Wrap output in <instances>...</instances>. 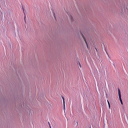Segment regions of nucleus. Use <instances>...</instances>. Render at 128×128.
Wrapping results in <instances>:
<instances>
[{"label":"nucleus","instance_id":"nucleus-3","mask_svg":"<svg viewBox=\"0 0 128 128\" xmlns=\"http://www.w3.org/2000/svg\"><path fill=\"white\" fill-rule=\"evenodd\" d=\"M83 38H84V42H85V43H86V44L87 48H88V42H86V38H85V37H84V36H83Z\"/></svg>","mask_w":128,"mask_h":128},{"label":"nucleus","instance_id":"nucleus-5","mask_svg":"<svg viewBox=\"0 0 128 128\" xmlns=\"http://www.w3.org/2000/svg\"><path fill=\"white\" fill-rule=\"evenodd\" d=\"M78 64H79V66H80V68H82V66H81L80 63V62H78Z\"/></svg>","mask_w":128,"mask_h":128},{"label":"nucleus","instance_id":"nucleus-1","mask_svg":"<svg viewBox=\"0 0 128 128\" xmlns=\"http://www.w3.org/2000/svg\"><path fill=\"white\" fill-rule=\"evenodd\" d=\"M118 96H119V100H120V102L121 103L122 105H123L120 90L118 89Z\"/></svg>","mask_w":128,"mask_h":128},{"label":"nucleus","instance_id":"nucleus-7","mask_svg":"<svg viewBox=\"0 0 128 128\" xmlns=\"http://www.w3.org/2000/svg\"><path fill=\"white\" fill-rule=\"evenodd\" d=\"M54 17H55V18H56V15H55V14H54Z\"/></svg>","mask_w":128,"mask_h":128},{"label":"nucleus","instance_id":"nucleus-2","mask_svg":"<svg viewBox=\"0 0 128 128\" xmlns=\"http://www.w3.org/2000/svg\"><path fill=\"white\" fill-rule=\"evenodd\" d=\"M62 98L63 100L64 110L65 109V100L64 96H62Z\"/></svg>","mask_w":128,"mask_h":128},{"label":"nucleus","instance_id":"nucleus-9","mask_svg":"<svg viewBox=\"0 0 128 128\" xmlns=\"http://www.w3.org/2000/svg\"><path fill=\"white\" fill-rule=\"evenodd\" d=\"M24 12V9H23Z\"/></svg>","mask_w":128,"mask_h":128},{"label":"nucleus","instance_id":"nucleus-10","mask_svg":"<svg viewBox=\"0 0 128 128\" xmlns=\"http://www.w3.org/2000/svg\"><path fill=\"white\" fill-rule=\"evenodd\" d=\"M50 128H51V126H50Z\"/></svg>","mask_w":128,"mask_h":128},{"label":"nucleus","instance_id":"nucleus-6","mask_svg":"<svg viewBox=\"0 0 128 128\" xmlns=\"http://www.w3.org/2000/svg\"><path fill=\"white\" fill-rule=\"evenodd\" d=\"M70 20H72V16H70Z\"/></svg>","mask_w":128,"mask_h":128},{"label":"nucleus","instance_id":"nucleus-4","mask_svg":"<svg viewBox=\"0 0 128 128\" xmlns=\"http://www.w3.org/2000/svg\"><path fill=\"white\" fill-rule=\"evenodd\" d=\"M107 102H108V106H109V108L110 109V104L109 100H108Z\"/></svg>","mask_w":128,"mask_h":128},{"label":"nucleus","instance_id":"nucleus-8","mask_svg":"<svg viewBox=\"0 0 128 128\" xmlns=\"http://www.w3.org/2000/svg\"><path fill=\"white\" fill-rule=\"evenodd\" d=\"M96 52H98V50H97V48H96Z\"/></svg>","mask_w":128,"mask_h":128}]
</instances>
